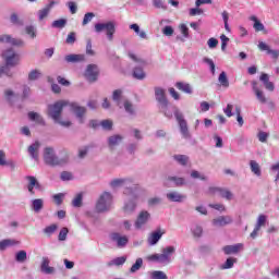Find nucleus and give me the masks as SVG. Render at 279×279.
Instances as JSON below:
<instances>
[{"instance_id": "f257e3e1", "label": "nucleus", "mask_w": 279, "mask_h": 279, "mask_svg": "<svg viewBox=\"0 0 279 279\" xmlns=\"http://www.w3.org/2000/svg\"><path fill=\"white\" fill-rule=\"evenodd\" d=\"M69 106L66 100H59L53 105L48 106V117H51L54 123H59L63 128H70L71 121H60V117H62V110L64 107Z\"/></svg>"}, {"instance_id": "f03ea898", "label": "nucleus", "mask_w": 279, "mask_h": 279, "mask_svg": "<svg viewBox=\"0 0 279 279\" xmlns=\"http://www.w3.org/2000/svg\"><path fill=\"white\" fill-rule=\"evenodd\" d=\"M44 161L48 167H62V165L69 162V153L65 151L64 157L59 158L53 147H46L44 149Z\"/></svg>"}, {"instance_id": "7ed1b4c3", "label": "nucleus", "mask_w": 279, "mask_h": 279, "mask_svg": "<svg viewBox=\"0 0 279 279\" xmlns=\"http://www.w3.org/2000/svg\"><path fill=\"white\" fill-rule=\"evenodd\" d=\"M2 57L4 58L5 66L0 68V77L1 75H12L8 73V66H16L19 62H21V57L14 52L13 49H8L2 53Z\"/></svg>"}, {"instance_id": "20e7f679", "label": "nucleus", "mask_w": 279, "mask_h": 279, "mask_svg": "<svg viewBox=\"0 0 279 279\" xmlns=\"http://www.w3.org/2000/svg\"><path fill=\"white\" fill-rule=\"evenodd\" d=\"M112 206V194L104 192L96 203L97 213H108Z\"/></svg>"}, {"instance_id": "39448f33", "label": "nucleus", "mask_w": 279, "mask_h": 279, "mask_svg": "<svg viewBox=\"0 0 279 279\" xmlns=\"http://www.w3.org/2000/svg\"><path fill=\"white\" fill-rule=\"evenodd\" d=\"M104 31H106L108 40H112V38H114V32H117V28L113 22L95 24V32H97V34H101Z\"/></svg>"}, {"instance_id": "423d86ee", "label": "nucleus", "mask_w": 279, "mask_h": 279, "mask_svg": "<svg viewBox=\"0 0 279 279\" xmlns=\"http://www.w3.org/2000/svg\"><path fill=\"white\" fill-rule=\"evenodd\" d=\"M174 117L179 123L180 132L184 138H191V133H189V124L186 123V120H184V116L180 112H175Z\"/></svg>"}, {"instance_id": "0eeeda50", "label": "nucleus", "mask_w": 279, "mask_h": 279, "mask_svg": "<svg viewBox=\"0 0 279 279\" xmlns=\"http://www.w3.org/2000/svg\"><path fill=\"white\" fill-rule=\"evenodd\" d=\"M85 77L88 82H97V77H99V68L96 64L87 65Z\"/></svg>"}, {"instance_id": "6e6552de", "label": "nucleus", "mask_w": 279, "mask_h": 279, "mask_svg": "<svg viewBox=\"0 0 279 279\" xmlns=\"http://www.w3.org/2000/svg\"><path fill=\"white\" fill-rule=\"evenodd\" d=\"M155 97L156 101H158V104L160 105V108L167 109V106H169V100L165 95V89H162L161 87H155Z\"/></svg>"}, {"instance_id": "1a4fd4ad", "label": "nucleus", "mask_w": 279, "mask_h": 279, "mask_svg": "<svg viewBox=\"0 0 279 279\" xmlns=\"http://www.w3.org/2000/svg\"><path fill=\"white\" fill-rule=\"evenodd\" d=\"M209 195H217V193H219L220 197L225 198V199H232L233 194L232 192H230V190H226V189H221V187H215L211 186L208 190Z\"/></svg>"}, {"instance_id": "9d476101", "label": "nucleus", "mask_w": 279, "mask_h": 279, "mask_svg": "<svg viewBox=\"0 0 279 279\" xmlns=\"http://www.w3.org/2000/svg\"><path fill=\"white\" fill-rule=\"evenodd\" d=\"M25 180L28 182L27 183V191L31 195H36V192L34 189L40 190V182H38V179L34 175H26Z\"/></svg>"}, {"instance_id": "9b49d317", "label": "nucleus", "mask_w": 279, "mask_h": 279, "mask_svg": "<svg viewBox=\"0 0 279 279\" xmlns=\"http://www.w3.org/2000/svg\"><path fill=\"white\" fill-rule=\"evenodd\" d=\"M163 234L165 230L162 229H157L156 231H153L147 238L148 245H156V243H158V241L162 239Z\"/></svg>"}, {"instance_id": "f8f14e48", "label": "nucleus", "mask_w": 279, "mask_h": 279, "mask_svg": "<svg viewBox=\"0 0 279 279\" xmlns=\"http://www.w3.org/2000/svg\"><path fill=\"white\" fill-rule=\"evenodd\" d=\"M258 49L259 51H266L268 56H271V58H274V60H278L279 58V50H272L269 45L264 41L258 43Z\"/></svg>"}, {"instance_id": "ddd939ff", "label": "nucleus", "mask_w": 279, "mask_h": 279, "mask_svg": "<svg viewBox=\"0 0 279 279\" xmlns=\"http://www.w3.org/2000/svg\"><path fill=\"white\" fill-rule=\"evenodd\" d=\"M253 92L255 93L256 99L259 101V104H267V97L265 96V93L258 88V83L256 81L252 82Z\"/></svg>"}, {"instance_id": "4468645a", "label": "nucleus", "mask_w": 279, "mask_h": 279, "mask_svg": "<svg viewBox=\"0 0 279 279\" xmlns=\"http://www.w3.org/2000/svg\"><path fill=\"white\" fill-rule=\"evenodd\" d=\"M229 223H232V217L230 216H220L213 220V226L216 228H223V226H229Z\"/></svg>"}, {"instance_id": "2eb2a0df", "label": "nucleus", "mask_w": 279, "mask_h": 279, "mask_svg": "<svg viewBox=\"0 0 279 279\" xmlns=\"http://www.w3.org/2000/svg\"><path fill=\"white\" fill-rule=\"evenodd\" d=\"M71 110L77 117L80 123H84V114H86V108L80 107V106H77V104H72Z\"/></svg>"}, {"instance_id": "dca6fc26", "label": "nucleus", "mask_w": 279, "mask_h": 279, "mask_svg": "<svg viewBox=\"0 0 279 279\" xmlns=\"http://www.w3.org/2000/svg\"><path fill=\"white\" fill-rule=\"evenodd\" d=\"M0 43H8L9 45H12L13 47H23V40L12 38V36H10V35H1Z\"/></svg>"}, {"instance_id": "f3484780", "label": "nucleus", "mask_w": 279, "mask_h": 279, "mask_svg": "<svg viewBox=\"0 0 279 279\" xmlns=\"http://www.w3.org/2000/svg\"><path fill=\"white\" fill-rule=\"evenodd\" d=\"M147 221H149V214L147 211H142L135 221V228L141 230V228H143Z\"/></svg>"}, {"instance_id": "a211bd4d", "label": "nucleus", "mask_w": 279, "mask_h": 279, "mask_svg": "<svg viewBox=\"0 0 279 279\" xmlns=\"http://www.w3.org/2000/svg\"><path fill=\"white\" fill-rule=\"evenodd\" d=\"M175 252V247L167 246L162 250V254H159V263H169V255Z\"/></svg>"}, {"instance_id": "6ab92c4d", "label": "nucleus", "mask_w": 279, "mask_h": 279, "mask_svg": "<svg viewBox=\"0 0 279 279\" xmlns=\"http://www.w3.org/2000/svg\"><path fill=\"white\" fill-rule=\"evenodd\" d=\"M222 250H223L225 254H227V256H230V254H239V252L241 250H243V244L238 243L234 245H227Z\"/></svg>"}, {"instance_id": "aec40b11", "label": "nucleus", "mask_w": 279, "mask_h": 279, "mask_svg": "<svg viewBox=\"0 0 279 279\" xmlns=\"http://www.w3.org/2000/svg\"><path fill=\"white\" fill-rule=\"evenodd\" d=\"M111 241H116L118 247H125L128 245V236H121L119 233H112Z\"/></svg>"}, {"instance_id": "412c9836", "label": "nucleus", "mask_w": 279, "mask_h": 279, "mask_svg": "<svg viewBox=\"0 0 279 279\" xmlns=\"http://www.w3.org/2000/svg\"><path fill=\"white\" fill-rule=\"evenodd\" d=\"M56 3L58 2L50 1L49 4H47L44 9L39 10L38 12L39 21H44V19H47V16H49V12H51V8H53Z\"/></svg>"}, {"instance_id": "4be33fe9", "label": "nucleus", "mask_w": 279, "mask_h": 279, "mask_svg": "<svg viewBox=\"0 0 279 279\" xmlns=\"http://www.w3.org/2000/svg\"><path fill=\"white\" fill-rule=\"evenodd\" d=\"M38 149H40V142L38 141L28 146V154L34 160H38Z\"/></svg>"}, {"instance_id": "5701e85b", "label": "nucleus", "mask_w": 279, "mask_h": 279, "mask_svg": "<svg viewBox=\"0 0 279 279\" xmlns=\"http://www.w3.org/2000/svg\"><path fill=\"white\" fill-rule=\"evenodd\" d=\"M167 198L170 201V202H184V199H186V195H183V194H180L178 192H170L167 194Z\"/></svg>"}, {"instance_id": "b1692460", "label": "nucleus", "mask_w": 279, "mask_h": 279, "mask_svg": "<svg viewBox=\"0 0 279 279\" xmlns=\"http://www.w3.org/2000/svg\"><path fill=\"white\" fill-rule=\"evenodd\" d=\"M84 60H86V56H84V54H68V56H65V61L69 63L84 62Z\"/></svg>"}, {"instance_id": "393cba45", "label": "nucleus", "mask_w": 279, "mask_h": 279, "mask_svg": "<svg viewBox=\"0 0 279 279\" xmlns=\"http://www.w3.org/2000/svg\"><path fill=\"white\" fill-rule=\"evenodd\" d=\"M45 206V201L43 198H35L32 201V208L34 213H40Z\"/></svg>"}, {"instance_id": "a878e982", "label": "nucleus", "mask_w": 279, "mask_h": 279, "mask_svg": "<svg viewBox=\"0 0 279 279\" xmlns=\"http://www.w3.org/2000/svg\"><path fill=\"white\" fill-rule=\"evenodd\" d=\"M250 21H253V28L255 29V32H265V25L258 21V17H256V15H251Z\"/></svg>"}, {"instance_id": "bb28decb", "label": "nucleus", "mask_w": 279, "mask_h": 279, "mask_svg": "<svg viewBox=\"0 0 279 279\" xmlns=\"http://www.w3.org/2000/svg\"><path fill=\"white\" fill-rule=\"evenodd\" d=\"M175 86L178 90H181L182 93H186L187 95H191V93H193V88H191V84L189 83L178 82Z\"/></svg>"}, {"instance_id": "cd10ccee", "label": "nucleus", "mask_w": 279, "mask_h": 279, "mask_svg": "<svg viewBox=\"0 0 279 279\" xmlns=\"http://www.w3.org/2000/svg\"><path fill=\"white\" fill-rule=\"evenodd\" d=\"M122 141H123V136L112 135L108 140V145H109L110 149H114V147H117V145H119V143H121Z\"/></svg>"}, {"instance_id": "c85d7f7f", "label": "nucleus", "mask_w": 279, "mask_h": 279, "mask_svg": "<svg viewBox=\"0 0 279 279\" xmlns=\"http://www.w3.org/2000/svg\"><path fill=\"white\" fill-rule=\"evenodd\" d=\"M136 210V202L134 201H129L128 203L124 204L123 206V213L124 215H132Z\"/></svg>"}, {"instance_id": "c756f323", "label": "nucleus", "mask_w": 279, "mask_h": 279, "mask_svg": "<svg viewBox=\"0 0 279 279\" xmlns=\"http://www.w3.org/2000/svg\"><path fill=\"white\" fill-rule=\"evenodd\" d=\"M28 119L29 121H35V123H38L39 125H45V119H43L38 112L31 111L28 112Z\"/></svg>"}, {"instance_id": "7c9ffc66", "label": "nucleus", "mask_w": 279, "mask_h": 279, "mask_svg": "<svg viewBox=\"0 0 279 279\" xmlns=\"http://www.w3.org/2000/svg\"><path fill=\"white\" fill-rule=\"evenodd\" d=\"M13 245H19V241L16 240H2L0 241V250H8V247H12Z\"/></svg>"}, {"instance_id": "2f4dec72", "label": "nucleus", "mask_w": 279, "mask_h": 279, "mask_svg": "<svg viewBox=\"0 0 279 279\" xmlns=\"http://www.w3.org/2000/svg\"><path fill=\"white\" fill-rule=\"evenodd\" d=\"M219 84L222 85L223 88L230 87V81H228V75L226 72H221L218 77Z\"/></svg>"}, {"instance_id": "473e14b6", "label": "nucleus", "mask_w": 279, "mask_h": 279, "mask_svg": "<svg viewBox=\"0 0 279 279\" xmlns=\"http://www.w3.org/2000/svg\"><path fill=\"white\" fill-rule=\"evenodd\" d=\"M133 77L135 80H145L146 74H145V71H143V68H135L133 70Z\"/></svg>"}, {"instance_id": "72a5a7b5", "label": "nucleus", "mask_w": 279, "mask_h": 279, "mask_svg": "<svg viewBox=\"0 0 279 279\" xmlns=\"http://www.w3.org/2000/svg\"><path fill=\"white\" fill-rule=\"evenodd\" d=\"M173 158L179 162V165H182V167H186V165H189V156L186 155H174Z\"/></svg>"}, {"instance_id": "f704fd0d", "label": "nucleus", "mask_w": 279, "mask_h": 279, "mask_svg": "<svg viewBox=\"0 0 279 279\" xmlns=\"http://www.w3.org/2000/svg\"><path fill=\"white\" fill-rule=\"evenodd\" d=\"M130 182H132V180L116 179V180L111 181L110 186H112V189H117V186H121L123 184H126V186H128V184Z\"/></svg>"}, {"instance_id": "c9c22d12", "label": "nucleus", "mask_w": 279, "mask_h": 279, "mask_svg": "<svg viewBox=\"0 0 279 279\" xmlns=\"http://www.w3.org/2000/svg\"><path fill=\"white\" fill-rule=\"evenodd\" d=\"M41 271H45V274H53V267H49V259L48 258L43 259Z\"/></svg>"}, {"instance_id": "e433bc0d", "label": "nucleus", "mask_w": 279, "mask_h": 279, "mask_svg": "<svg viewBox=\"0 0 279 279\" xmlns=\"http://www.w3.org/2000/svg\"><path fill=\"white\" fill-rule=\"evenodd\" d=\"M84 199V195L82 193H78L74 199L72 201V206H74V208H82V202Z\"/></svg>"}, {"instance_id": "4c0bfd02", "label": "nucleus", "mask_w": 279, "mask_h": 279, "mask_svg": "<svg viewBox=\"0 0 279 279\" xmlns=\"http://www.w3.org/2000/svg\"><path fill=\"white\" fill-rule=\"evenodd\" d=\"M151 279H169L167 274H165L162 270H155L150 274Z\"/></svg>"}, {"instance_id": "58836bf2", "label": "nucleus", "mask_w": 279, "mask_h": 279, "mask_svg": "<svg viewBox=\"0 0 279 279\" xmlns=\"http://www.w3.org/2000/svg\"><path fill=\"white\" fill-rule=\"evenodd\" d=\"M57 230H58V225L52 223L44 229V234H46V236H51V234H54Z\"/></svg>"}, {"instance_id": "ea45409f", "label": "nucleus", "mask_w": 279, "mask_h": 279, "mask_svg": "<svg viewBox=\"0 0 279 279\" xmlns=\"http://www.w3.org/2000/svg\"><path fill=\"white\" fill-rule=\"evenodd\" d=\"M168 181L174 182L175 186H184L185 184L184 178L168 177Z\"/></svg>"}, {"instance_id": "a19ab883", "label": "nucleus", "mask_w": 279, "mask_h": 279, "mask_svg": "<svg viewBox=\"0 0 279 279\" xmlns=\"http://www.w3.org/2000/svg\"><path fill=\"white\" fill-rule=\"evenodd\" d=\"M15 260L17 263H25V260H27V252L25 251L17 252L15 255Z\"/></svg>"}, {"instance_id": "79ce46f5", "label": "nucleus", "mask_w": 279, "mask_h": 279, "mask_svg": "<svg viewBox=\"0 0 279 279\" xmlns=\"http://www.w3.org/2000/svg\"><path fill=\"white\" fill-rule=\"evenodd\" d=\"M141 267H143V258H137L130 269L131 274H135V271H138Z\"/></svg>"}, {"instance_id": "37998d69", "label": "nucleus", "mask_w": 279, "mask_h": 279, "mask_svg": "<svg viewBox=\"0 0 279 279\" xmlns=\"http://www.w3.org/2000/svg\"><path fill=\"white\" fill-rule=\"evenodd\" d=\"M66 26V20L60 19L54 22H52V27H56L57 29H62Z\"/></svg>"}, {"instance_id": "c03bdc74", "label": "nucleus", "mask_w": 279, "mask_h": 279, "mask_svg": "<svg viewBox=\"0 0 279 279\" xmlns=\"http://www.w3.org/2000/svg\"><path fill=\"white\" fill-rule=\"evenodd\" d=\"M234 263H236V258H227L226 263L222 265V269H232V267H234Z\"/></svg>"}, {"instance_id": "a18cd8bd", "label": "nucleus", "mask_w": 279, "mask_h": 279, "mask_svg": "<svg viewBox=\"0 0 279 279\" xmlns=\"http://www.w3.org/2000/svg\"><path fill=\"white\" fill-rule=\"evenodd\" d=\"M68 234H69V228L63 227V228L60 230V232H59L58 240H59V241H66Z\"/></svg>"}, {"instance_id": "49530a36", "label": "nucleus", "mask_w": 279, "mask_h": 279, "mask_svg": "<svg viewBox=\"0 0 279 279\" xmlns=\"http://www.w3.org/2000/svg\"><path fill=\"white\" fill-rule=\"evenodd\" d=\"M265 223H267V216L259 215L255 228H258L260 230V228H263Z\"/></svg>"}, {"instance_id": "de8ad7c7", "label": "nucleus", "mask_w": 279, "mask_h": 279, "mask_svg": "<svg viewBox=\"0 0 279 279\" xmlns=\"http://www.w3.org/2000/svg\"><path fill=\"white\" fill-rule=\"evenodd\" d=\"M251 171H253L255 175H260V166H258V162L254 160L251 161Z\"/></svg>"}, {"instance_id": "09e8293b", "label": "nucleus", "mask_w": 279, "mask_h": 279, "mask_svg": "<svg viewBox=\"0 0 279 279\" xmlns=\"http://www.w3.org/2000/svg\"><path fill=\"white\" fill-rule=\"evenodd\" d=\"M93 19H95V13L93 12H88L84 15L82 25H88V23H90V21H93Z\"/></svg>"}, {"instance_id": "8fccbe9b", "label": "nucleus", "mask_w": 279, "mask_h": 279, "mask_svg": "<svg viewBox=\"0 0 279 279\" xmlns=\"http://www.w3.org/2000/svg\"><path fill=\"white\" fill-rule=\"evenodd\" d=\"M121 95H123V92L121 89H116L112 94V99L118 104V106L121 101Z\"/></svg>"}, {"instance_id": "3c124183", "label": "nucleus", "mask_w": 279, "mask_h": 279, "mask_svg": "<svg viewBox=\"0 0 279 279\" xmlns=\"http://www.w3.org/2000/svg\"><path fill=\"white\" fill-rule=\"evenodd\" d=\"M40 71H38V70H33V71H31V73L28 74V80L31 81V82H34V81H36V80H38V77H40Z\"/></svg>"}, {"instance_id": "603ef678", "label": "nucleus", "mask_w": 279, "mask_h": 279, "mask_svg": "<svg viewBox=\"0 0 279 279\" xmlns=\"http://www.w3.org/2000/svg\"><path fill=\"white\" fill-rule=\"evenodd\" d=\"M53 202L57 204V206H61L62 202H64V194L59 193L53 195Z\"/></svg>"}, {"instance_id": "864d4df0", "label": "nucleus", "mask_w": 279, "mask_h": 279, "mask_svg": "<svg viewBox=\"0 0 279 279\" xmlns=\"http://www.w3.org/2000/svg\"><path fill=\"white\" fill-rule=\"evenodd\" d=\"M4 99L9 101V104H12V99H14V92L12 89H5L4 90Z\"/></svg>"}, {"instance_id": "5fc2aeb1", "label": "nucleus", "mask_w": 279, "mask_h": 279, "mask_svg": "<svg viewBox=\"0 0 279 279\" xmlns=\"http://www.w3.org/2000/svg\"><path fill=\"white\" fill-rule=\"evenodd\" d=\"M235 113H236V121H238L240 128H243L244 121H243V117L241 116V107L235 108Z\"/></svg>"}, {"instance_id": "6e6d98bb", "label": "nucleus", "mask_w": 279, "mask_h": 279, "mask_svg": "<svg viewBox=\"0 0 279 279\" xmlns=\"http://www.w3.org/2000/svg\"><path fill=\"white\" fill-rule=\"evenodd\" d=\"M86 53H87V56L95 54V51L93 50V41L90 39H87V41H86Z\"/></svg>"}, {"instance_id": "4d7b16f0", "label": "nucleus", "mask_w": 279, "mask_h": 279, "mask_svg": "<svg viewBox=\"0 0 279 279\" xmlns=\"http://www.w3.org/2000/svg\"><path fill=\"white\" fill-rule=\"evenodd\" d=\"M100 125H101V128H104L105 130H107V131H110V130H112V121L111 120H102L101 122H100Z\"/></svg>"}, {"instance_id": "13d9d810", "label": "nucleus", "mask_w": 279, "mask_h": 279, "mask_svg": "<svg viewBox=\"0 0 279 279\" xmlns=\"http://www.w3.org/2000/svg\"><path fill=\"white\" fill-rule=\"evenodd\" d=\"M257 138L260 143H267V138H269V134L266 133V132H263L260 131L258 134H257Z\"/></svg>"}, {"instance_id": "bf43d9fd", "label": "nucleus", "mask_w": 279, "mask_h": 279, "mask_svg": "<svg viewBox=\"0 0 279 279\" xmlns=\"http://www.w3.org/2000/svg\"><path fill=\"white\" fill-rule=\"evenodd\" d=\"M221 40V50L225 51V49L228 47V43L230 41V38H228L225 34L220 36Z\"/></svg>"}, {"instance_id": "052dcab7", "label": "nucleus", "mask_w": 279, "mask_h": 279, "mask_svg": "<svg viewBox=\"0 0 279 279\" xmlns=\"http://www.w3.org/2000/svg\"><path fill=\"white\" fill-rule=\"evenodd\" d=\"M125 264V257H118L113 259L109 265H116L117 267Z\"/></svg>"}, {"instance_id": "680f3d73", "label": "nucleus", "mask_w": 279, "mask_h": 279, "mask_svg": "<svg viewBox=\"0 0 279 279\" xmlns=\"http://www.w3.org/2000/svg\"><path fill=\"white\" fill-rule=\"evenodd\" d=\"M207 45L209 47V49H215V47H217L219 45V40H217V38L211 37L208 39Z\"/></svg>"}, {"instance_id": "e2e57ef3", "label": "nucleus", "mask_w": 279, "mask_h": 279, "mask_svg": "<svg viewBox=\"0 0 279 279\" xmlns=\"http://www.w3.org/2000/svg\"><path fill=\"white\" fill-rule=\"evenodd\" d=\"M203 233H204V229L199 226H196L193 229V235L196 236L197 239H199V236H202Z\"/></svg>"}, {"instance_id": "0e129e2a", "label": "nucleus", "mask_w": 279, "mask_h": 279, "mask_svg": "<svg viewBox=\"0 0 279 279\" xmlns=\"http://www.w3.org/2000/svg\"><path fill=\"white\" fill-rule=\"evenodd\" d=\"M61 180H63V182L73 180V174L69 171H63L61 172Z\"/></svg>"}, {"instance_id": "69168bd1", "label": "nucleus", "mask_w": 279, "mask_h": 279, "mask_svg": "<svg viewBox=\"0 0 279 279\" xmlns=\"http://www.w3.org/2000/svg\"><path fill=\"white\" fill-rule=\"evenodd\" d=\"M8 165H10V162L5 160V151L0 150V167H5Z\"/></svg>"}, {"instance_id": "338daca9", "label": "nucleus", "mask_w": 279, "mask_h": 279, "mask_svg": "<svg viewBox=\"0 0 279 279\" xmlns=\"http://www.w3.org/2000/svg\"><path fill=\"white\" fill-rule=\"evenodd\" d=\"M75 40H76L75 33L72 32L68 35L65 43L68 45H73L75 44Z\"/></svg>"}, {"instance_id": "774afa93", "label": "nucleus", "mask_w": 279, "mask_h": 279, "mask_svg": "<svg viewBox=\"0 0 279 279\" xmlns=\"http://www.w3.org/2000/svg\"><path fill=\"white\" fill-rule=\"evenodd\" d=\"M163 36H173V27L172 26H165L162 29Z\"/></svg>"}]
</instances>
